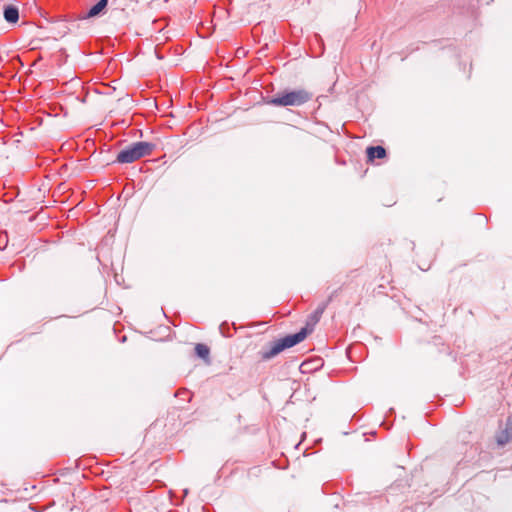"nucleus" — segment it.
<instances>
[{
    "label": "nucleus",
    "mask_w": 512,
    "mask_h": 512,
    "mask_svg": "<svg viewBox=\"0 0 512 512\" xmlns=\"http://www.w3.org/2000/svg\"><path fill=\"white\" fill-rule=\"evenodd\" d=\"M337 290L333 291L327 298V302L319 306L313 314H311L306 322L305 327H303L298 333L287 335L284 338H281L271 344V346L263 350L259 353L260 359L262 361H267L275 356H277L279 353H281L283 350L293 347L294 345L302 342L308 334H310L313 330L315 325L319 322L322 314L324 313V310L326 309V306L329 302L333 300V298L337 294Z\"/></svg>",
    "instance_id": "1"
},
{
    "label": "nucleus",
    "mask_w": 512,
    "mask_h": 512,
    "mask_svg": "<svg viewBox=\"0 0 512 512\" xmlns=\"http://www.w3.org/2000/svg\"><path fill=\"white\" fill-rule=\"evenodd\" d=\"M155 145L149 142H136L122 149L117 155L119 163H132L144 156H148L154 150Z\"/></svg>",
    "instance_id": "2"
},
{
    "label": "nucleus",
    "mask_w": 512,
    "mask_h": 512,
    "mask_svg": "<svg viewBox=\"0 0 512 512\" xmlns=\"http://www.w3.org/2000/svg\"><path fill=\"white\" fill-rule=\"evenodd\" d=\"M312 95L304 89L277 94L268 100L274 106H299L311 99Z\"/></svg>",
    "instance_id": "3"
},
{
    "label": "nucleus",
    "mask_w": 512,
    "mask_h": 512,
    "mask_svg": "<svg viewBox=\"0 0 512 512\" xmlns=\"http://www.w3.org/2000/svg\"><path fill=\"white\" fill-rule=\"evenodd\" d=\"M108 6V0H98L88 11L79 16L80 20L95 18L102 14Z\"/></svg>",
    "instance_id": "4"
},
{
    "label": "nucleus",
    "mask_w": 512,
    "mask_h": 512,
    "mask_svg": "<svg viewBox=\"0 0 512 512\" xmlns=\"http://www.w3.org/2000/svg\"><path fill=\"white\" fill-rule=\"evenodd\" d=\"M367 161L373 162L376 158L383 159L386 157V150L382 146H370L366 149Z\"/></svg>",
    "instance_id": "5"
},
{
    "label": "nucleus",
    "mask_w": 512,
    "mask_h": 512,
    "mask_svg": "<svg viewBox=\"0 0 512 512\" xmlns=\"http://www.w3.org/2000/svg\"><path fill=\"white\" fill-rule=\"evenodd\" d=\"M4 19L10 24H16L19 19V10L15 5H6L3 9Z\"/></svg>",
    "instance_id": "6"
},
{
    "label": "nucleus",
    "mask_w": 512,
    "mask_h": 512,
    "mask_svg": "<svg viewBox=\"0 0 512 512\" xmlns=\"http://www.w3.org/2000/svg\"><path fill=\"white\" fill-rule=\"evenodd\" d=\"M512 440V423H508L506 428L496 436L498 445L503 446Z\"/></svg>",
    "instance_id": "7"
},
{
    "label": "nucleus",
    "mask_w": 512,
    "mask_h": 512,
    "mask_svg": "<svg viewBox=\"0 0 512 512\" xmlns=\"http://www.w3.org/2000/svg\"><path fill=\"white\" fill-rule=\"evenodd\" d=\"M195 353L199 358L203 359L205 363H210V349L207 345L202 343L196 344Z\"/></svg>",
    "instance_id": "8"
}]
</instances>
